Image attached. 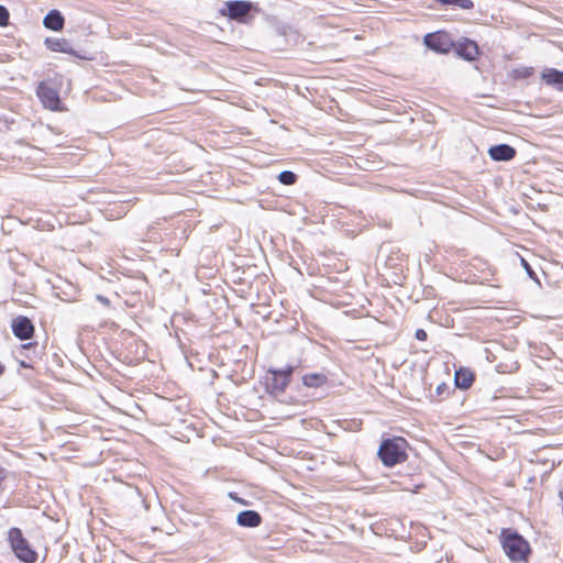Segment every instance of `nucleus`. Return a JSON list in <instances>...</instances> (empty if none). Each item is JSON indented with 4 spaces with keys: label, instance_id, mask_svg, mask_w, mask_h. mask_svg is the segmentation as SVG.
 <instances>
[{
    "label": "nucleus",
    "instance_id": "27",
    "mask_svg": "<svg viewBox=\"0 0 563 563\" xmlns=\"http://www.w3.org/2000/svg\"><path fill=\"white\" fill-rule=\"evenodd\" d=\"M4 366L3 364L0 362V376L4 373Z\"/></svg>",
    "mask_w": 563,
    "mask_h": 563
},
{
    "label": "nucleus",
    "instance_id": "7",
    "mask_svg": "<svg viewBox=\"0 0 563 563\" xmlns=\"http://www.w3.org/2000/svg\"><path fill=\"white\" fill-rule=\"evenodd\" d=\"M423 43L429 49L440 54H448L454 47L451 36L443 31L424 35Z\"/></svg>",
    "mask_w": 563,
    "mask_h": 563
},
{
    "label": "nucleus",
    "instance_id": "5",
    "mask_svg": "<svg viewBox=\"0 0 563 563\" xmlns=\"http://www.w3.org/2000/svg\"><path fill=\"white\" fill-rule=\"evenodd\" d=\"M224 5L225 8L220 10L221 14L238 22H246L253 9V3L245 0L227 1Z\"/></svg>",
    "mask_w": 563,
    "mask_h": 563
},
{
    "label": "nucleus",
    "instance_id": "24",
    "mask_svg": "<svg viewBox=\"0 0 563 563\" xmlns=\"http://www.w3.org/2000/svg\"><path fill=\"white\" fill-rule=\"evenodd\" d=\"M448 385L445 383H441L440 385H438L435 391L438 395H442L444 391L448 390Z\"/></svg>",
    "mask_w": 563,
    "mask_h": 563
},
{
    "label": "nucleus",
    "instance_id": "20",
    "mask_svg": "<svg viewBox=\"0 0 563 563\" xmlns=\"http://www.w3.org/2000/svg\"><path fill=\"white\" fill-rule=\"evenodd\" d=\"M520 262H521V265L522 267L525 268L527 275L533 279V280H537L538 282V277H537V274L536 272L533 271V268L530 266V264L528 263L527 260H525L523 257L520 258Z\"/></svg>",
    "mask_w": 563,
    "mask_h": 563
},
{
    "label": "nucleus",
    "instance_id": "22",
    "mask_svg": "<svg viewBox=\"0 0 563 563\" xmlns=\"http://www.w3.org/2000/svg\"><path fill=\"white\" fill-rule=\"evenodd\" d=\"M415 336L419 341H424L427 340L428 334L423 329H418L416 330Z\"/></svg>",
    "mask_w": 563,
    "mask_h": 563
},
{
    "label": "nucleus",
    "instance_id": "23",
    "mask_svg": "<svg viewBox=\"0 0 563 563\" xmlns=\"http://www.w3.org/2000/svg\"><path fill=\"white\" fill-rule=\"evenodd\" d=\"M96 299L99 302H101L102 305H104V306H109L110 305V300L106 296H103V295H97Z\"/></svg>",
    "mask_w": 563,
    "mask_h": 563
},
{
    "label": "nucleus",
    "instance_id": "4",
    "mask_svg": "<svg viewBox=\"0 0 563 563\" xmlns=\"http://www.w3.org/2000/svg\"><path fill=\"white\" fill-rule=\"evenodd\" d=\"M8 540L15 556L24 563H35L37 553L31 548L29 541L23 537L21 529L10 528Z\"/></svg>",
    "mask_w": 563,
    "mask_h": 563
},
{
    "label": "nucleus",
    "instance_id": "18",
    "mask_svg": "<svg viewBox=\"0 0 563 563\" xmlns=\"http://www.w3.org/2000/svg\"><path fill=\"white\" fill-rule=\"evenodd\" d=\"M533 69L531 67H522L519 69H515V78H528L532 75Z\"/></svg>",
    "mask_w": 563,
    "mask_h": 563
},
{
    "label": "nucleus",
    "instance_id": "25",
    "mask_svg": "<svg viewBox=\"0 0 563 563\" xmlns=\"http://www.w3.org/2000/svg\"><path fill=\"white\" fill-rule=\"evenodd\" d=\"M8 471L0 466V484L7 478Z\"/></svg>",
    "mask_w": 563,
    "mask_h": 563
},
{
    "label": "nucleus",
    "instance_id": "3",
    "mask_svg": "<svg viewBox=\"0 0 563 563\" xmlns=\"http://www.w3.org/2000/svg\"><path fill=\"white\" fill-rule=\"evenodd\" d=\"M295 366L286 365L284 368L271 367L265 377V390L268 395L277 397L285 393L291 382Z\"/></svg>",
    "mask_w": 563,
    "mask_h": 563
},
{
    "label": "nucleus",
    "instance_id": "8",
    "mask_svg": "<svg viewBox=\"0 0 563 563\" xmlns=\"http://www.w3.org/2000/svg\"><path fill=\"white\" fill-rule=\"evenodd\" d=\"M11 329L15 338L21 341L30 340L34 334V325L25 316H19L12 320Z\"/></svg>",
    "mask_w": 563,
    "mask_h": 563
},
{
    "label": "nucleus",
    "instance_id": "2",
    "mask_svg": "<svg viewBox=\"0 0 563 563\" xmlns=\"http://www.w3.org/2000/svg\"><path fill=\"white\" fill-rule=\"evenodd\" d=\"M500 538L503 549L511 561H527L531 549L521 534L511 529H503Z\"/></svg>",
    "mask_w": 563,
    "mask_h": 563
},
{
    "label": "nucleus",
    "instance_id": "28",
    "mask_svg": "<svg viewBox=\"0 0 563 563\" xmlns=\"http://www.w3.org/2000/svg\"><path fill=\"white\" fill-rule=\"evenodd\" d=\"M21 366H23V367H31V365L26 364V363H25V362H23V361L21 362Z\"/></svg>",
    "mask_w": 563,
    "mask_h": 563
},
{
    "label": "nucleus",
    "instance_id": "9",
    "mask_svg": "<svg viewBox=\"0 0 563 563\" xmlns=\"http://www.w3.org/2000/svg\"><path fill=\"white\" fill-rule=\"evenodd\" d=\"M454 48L460 57L468 62L475 60L479 54L477 43L470 38H464L463 41L459 42L456 46L454 45Z\"/></svg>",
    "mask_w": 563,
    "mask_h": 563
},
{
    "label": "nucleus",
    "instance_id": "16",
    "mask_svg": "<svg viewBox=\"0 0 563 563\" xmlns=\"http://www.w3.org/2000/svg\"><path fill=\"white\" fill-rule=\"evenodd\" d=\"M328 378L324 374L312 373L302 376V384L309 388H318L327 383Z\"/></svg>",
    "mask_w": 563,
    "mask_h": 563
},
{
    "label": "nucleus",
    "instance_id": "19",
    "mask_svg": "<svg viewBox=\"0 0 563 563\" xmlns=\"http://www.w3.org/2000/svg\"><path fill=\"white\" fill-rule=\"evenodd\" d=\"M10 13L9 10L0 4V26H7L9 24Z\"/></svg>",
    "mask_w": 563,
    "mask_h": 563
},
{
    "label": "nucleus",
    "instance_id": "11",
    "mask_svg": "<svg viewBox=\"0 0 563 563\" xmlns=\"http://www.w3.org/2000/svg\"><path fill=\"white\" fill-rule=\"evenodd\" d=\"M47 48L52 52L66 53L79 58H86L85 56L78 54L71 46V43L66 38H46L45 41Z\"/></svg>",
    "mask_w": 563,
    "mask_h": 563
},
{
    "label": "nucleus",
    "instance_id": "13",
    "mask_svg": "<svg viewBox=\"0 0 563 563\" xmlns=\"http://www.w3.org/2000/svg\"><path fill=\"white\" fill-rule=\"evenodd\" d=\"M262 521V516L256 510H243L236 516V523L243 528H256Z\"/></svg>",
    "mask_w": 563,
    "mask_h": 563
},
{
    "label": "nucleus",
    "instance_id": "12",
    "mask_svg": "<svg viewBox=\"0 0 563 563\" xmlns=\"http://www.w3.org/2000/svg\"><path fill=\"white\" fill-rule=\"evenodd\" d=\"M545 85L563 92V71L556 68H545L541 74Z\"/></svg>",
    "mask_w": 563,
    "mask_h": 563
},
{
    "label": "nucleus",
    "instance_id": "15",
    "mask_svg": "<svg viewBox=\"0 0 563 563\" xmlns=\"http://www.w3.org/2000/svg\"><path fill=\"white\" fill-rule=\"evenodd\" d=\"M475 380L474 373L464 367H460L454 374V384L460 389H468Z\"/></svg>",
    "mask_w": 563,
    "mask_h": 563
},
{
    "label": "nucleus",
    "instance_id": "1",
    "mask_svg": "<svg viewBox=\"0 0 563 563\" xmlns=\"http://www.w3.org/2000/svg\"><path fill=\"white\" fill-rule=\"evenodd\" d=\"M408 442L402 437H394L382 441L377 454L382 463L391 467L407 460Z\"/></svg>",
    "mask_w": 563,
    "mask_h": 563
},
{
    "label": "nucleus",
    "instance_id": "17",
    "mask_svg": "<svg viewBox=\"0 0 563 563\" xmlns=\"http://www.w3.org/2000/svg\"><path fill=\"white\" fill-rule=\"evenodd\" d=\"M277 178L283 185L290 186L296 183L297 175L291 170H283L279 173Z\"/></svg>",
    "mask_w": 563,
    "mask_h": 563
},
{
    "label": "nucleus",
    "instance_id": "26",
    "mask_svg": "<svg viewBox=\"0 0 563 563\" xmlns=\"http://www.w3.org/2000/svg\"><path fill=\"white\" fill-rule=\"evenodd\" d=\"M36 346H37L36 342H29V343L23 344L22 349L29 350L31 347H36Z\"/></svg>",
    "mask_w": 563,
    "mask_h": 563
},
{
    "label": "nucleus",
    "instance_id": "21",
    "mask_svg": "<svg viewBox=\"0 0 563 563\" xmlns=\"http://www.w3.org/2000/svg\"><path fill=\"white\" fill-rule=\"evenodd\" d=\"M229 497H230V499H232V500H234V501H236V503H239V504H241L243 506H247L249 505V501L245 500L244 498L239 497L238 493H235V492H230L229 493Z\"/></svg>",
    "mask_w": 563,
    "mask_h": 563
},
{
    "label": "nucleus",
    "instance_id": "10",
    "mask_svg": "<svg viewBox=\"0 0 563 563\" xmlns=\"http://www.w3.org/2000/svg\"><path fill=\"white\" fill-rule=\"evenodd\" d=\"M488 154L489 157L495 162H508L516 156L517 152L516 148L511 145L503 143L490 146Z\"/></svg>",
    "mask_w": 563,
    "mask_h": 563
},
{
    "label": "nucleus",
    "instance_id": "14",
    "mask_svg": "<svg viewBox=\"0 0 563 563\" xmlns=\"http://www.w3.org/2000/svg\"><path fill=\"white\" fill-rule=\"evenodd\" d=\"M65 19L60 11L53 9L44 16L43 24L46 29L52 31H60L64 27Z\"/></svg>",
    "mask_w": 563,
    "mask_h": 563
},
{
    "label": "nucleus",
    "instance_id": "6",
    "mask_svg": "<svg viewBox=\"0 0 563 563\" xmlns=\"http://www.w3.org/2000/svg\"><path fill=\"white\" fill-rule=\"evenodd\" d=\"M36 95L44 108L56 111L59 109L60 99L56 87L51 80H43L37 85Z\"/></svg>",
    "mask_w": 563,
    "mask_h": 563
}]
</instances>
